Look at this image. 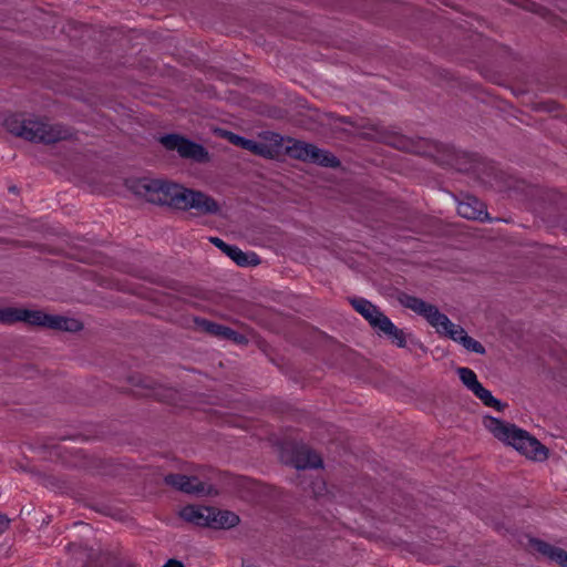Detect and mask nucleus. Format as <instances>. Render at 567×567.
Listing matches in <instances>:
<instances>
[{
    "label": "nucleus",
    "instance_id": "obj_1",
    "mask_svg": "<svg viewBox=\"0 0 567 567\" xmlns=\"http://www.w3.org/2000/svg\"><path fill=\"white\" fill-rule=\"evenodd\" d=\"M127 187L152 204L167 205L182 210L194 209L197 215H215L221 209L213 197L166 179L137 178L128 181Z\"/></svg>",
    "mask_w": 567,
    "mask_h": 567
},
{
    "label": "nucleus",
    "instance_id": "obj_2",
    "mask_svg": "<svg viewBox=\"0 0 567 567\" xmlns=\"http://www.w3.org/2000/svg\"><path fill=\"white\" fill-rule=\"evenodd\" d=\"M0 124L14 137L35 144L53 145L74 137L69 126L37 114L0 113Z\"/></svg>",
    "mask_w": 567,
    "mask_h": 567
},
{
    "label": "nucleus",
    "instance_id": "obj_3",
    "mask_svg": "<svg viewBox=\"0 0 567 567\" xmlns=\"http://www.w3.org/2000/svg\"><path fill=\"white\" fill-rule=\"evenodd\" d=\"M398 301L401 306L423 317L437 334L461 343L468 351L485 353V348L481 342L470 337L460 324L452 322L435 305L408 293H400Z\"/></svg>",
    "mask_w": 567,
    "mask_h": 567
},
{
    "label": "nucleus",
    "instance_id": "obj_4",
    "mask_svg": "<svg viewBox=\"0 0 567 567\" xmlns=\"http://www.w3.org/2000/svg\"><path fill=\"white\" fill-rule=\"evenodd\" d=\"M484 429L498 442L512 447L526 460L543 463L549 457V450L536 436L516 424L485 415L482 419Z\"/></svg>",
    "mask_w": 567,
    "mask_h": 567
},
{
    "label": "nucleus",
    "instance_id": "obj_5",
    "mask_svg": "<svg viewBox=\"0 0 567 567\" xmlns=\"http://www.w3.org/2000/svg\"><path fill=\"white\" fill-rule=\"evenodd\" d=\"M277 140H279L276 143L278 157L282 155H288L289 157L295 159L312 162L316 164L330 167L337 166L339 164L333 155L319 150L317 146L312 144L297 141L291 137H284L279 134H277Z\"/></svg>",
    "mask_w": 567,
    "mask_h": 567
},
{
    "label": "nucleus",
    "instance_id": "obj_6",
    "mask_svg": "<svg viewBox=\"0 0 567 567\" xmlns=\"http://www.w3.org/2000/svg\"><path fill=\"white\" fill-rule=\"evenodd\" d=\"M456 373L462 383L486 406L493 408L498 412L506 409V404L497 400L492 393L485 389L477 380L476 373L470 368L461 367L456 369Z\"/></svg>",
    "mask_w": 567,
    "mask_h": 567
},
{
    "label": "nucleus",
    "instance_id": "obj_7",
    "mask_svg": "<svg viewBox=\"0 0 567 567\" xmlns=\"http://www.w3.org/2000/svg\"><path fill=\"white\" fill-rule=\"evenodd\" d=\"M161 142L166 148L177 151L182 157L198 163H207L210 161L209 153L203 146L185 140L179 135L165 136Z\"/></svg>",
    "mask_w": 567,
    "mask_h": 567
},
{
    "label": "nucleus",
    "instance_id": "obj_8",
    "mask_svg": "<svg viewBox=\"0 0 567 567\" xmlns=\"http://www.w3.org/2000/svg\"><path fill=\"white\" fill-rule=\"evenodd\" d=\"M49 313L42 310L8 307L0 309V322L14 323L24 322L34 327L47 328Z\"/></svg>",
    "mask_w": 567,
    "mask_h": 567
},
{
    "label": "nucleus",
    "instance_id": "obj_9",
    "mask_svg": "<svg viewBox=\"0 0 567 567\" xmlns=\"http://www.w3.org/2000/svg\"><path fill=\"white\" fill-rule=\"evenodd\" d=\"M358 135L363 138L372 140L375 142L384 143L394 148H399L400 143L402 142L403 135L390 132L383 127H379L374 124L360 122V123H349Z\"/></svg>",
    "mask_w": 567,
    "mask_h": 567
},
{
    "label": "nucleus",
    "instance_id": "obj_10",
    "mask_svg": "<svg viewBox=\"0 0 567 567\" xmlns=\"http://www.w3.org/2000/svg\"><path fill=\"white\" fill-rule=\"evenodd\" d=\"M165 482L167 485L192 495L208 496L217 493L210 485L200 481L196 476L169 474L165 477Z\"/></svg>",
    "mask_w": 567,
    "mask_h": 567
},
{
    "label": "nucleus",
    "instance_id": "obj_11",
    "mask_svg": "<svg viewBox=\"0 0 567 567\" xmlns=\"http://www.w3.org/2000/svg\"><path fill=\"white\" fill-rule=\"evenodd\" d=\"M278 141L276 133L267 132L260 134L256 141L245 138L241 148L264 158H278V151L276 148Z\"/></svg>",
    "mask_w": 567,
    "mask_h": 567
},
{
    "label": "nucleus",
    "instance_id": "obj_12",
    "mask_svg": "<svg viewBox=\"0 0 567 567\" xmlns=\"http://www.w3.org/2000/svg\"><path fill=\"white\" fill-rule=\"evenodd\" d=\"M529 549L534 554H539L550 563H554L559 567H564L567 555V550H565L564 548L554 546L540 539H530Z\"/></svg>",
    "mask_w": 567,
    "mask_h": 567
},
{
    "label": "nucleus",
    "instance_id": "obj_13",
    "mask_svg": "<svg viewBox=\"0 0 567 567\" xmlns=\"http://www.w3.org/2000/svg\"><path fill=\"white\" fill-rule=\"evenodd\" d=\"M210 241L238 266H257L259 264V259L255 254L248 255L238 247L229 246L217 237H212Z\"/></svg>",
    "mask_w": 567,
    "mask_h": 567
},
{
    "label": "nucleus",
    "instance_id": "obj_14",
    "mask_svg": "<svg viewBox=\"0 0 567 567\" xmlns=\"http://www.w3.org/2000/svg\"><path fill=\"white\" fill-rule=\"evenodd\" d=\"M351 305L374 329H379L381 321L388 318L369 300L357 298L351 300Z\"/></svg>",
    "mask_w": 567,
    "mask_h": 567
},
{
    "label": "nucleus",
    "instance_id": "obj_15",
    "mask_svg": "<svg viewBox=\"0 0 567 567\" xmlns=\"http://www.w3.org/2000/svg\"><path fill=\"white\" fill-rule=\"evenodd\" d=\"M209 512V528L230 529L240 523V518L235 512L217 507H210Z\"/></svg>",
    "mask_w": 567,
    "mask_h": 567
},
{
    "label": "nucleus",
    "instance_id": "obj_16",
    "mask_svg": "<svg viewBox=\"0 0 567 567\" xmlns=\"http://www.w3.org/2000/svg\"><path fill=\"white\" fill-rule=\"evenodd\" d=\"M457 213L467 219L482 220L487 217L485 205L473 196H466L458 203Z\"/></svg>",
    "mask_w": 567,
    "mask_h": 567
},
{
    "label": "nucleus",
    "instance_id": "obj_17",
    "mask_svg": "<svg viewBox=\"0 0 567 567\" xmlns=\"http://www.w3.org/2000/svg\"><path fill=\"white\" fill-rule=\"evenodd\" d=\"M210 507L187 505L179 511V517L187 523L200 527H208Z\"/></svg>",
    "mask_w": 567,
    "mask_h": 567
},
{
    "label": "nucleus",
    "instance_id": "obj_18",
    "mask_svg": "<svg viewBox=\"0 0 567 567\" xmlns=\"http://www.w3.org/2000/svg\"><path fill=\"white\" fill-rule=\"evenodd\" d=\"M47 322V328L49 329L71 333L80 332L84 327L82 321L76 318L51 313H49Z\"/></svg>",
    "mask_w": 567,
    "mask_h": 567
},
{
    "label": "nucleus",
    "instance_id": "obj_19",
    "mask_svg": "<svg viewBox=\"0 0 567 567\" xmlns=\"http://www.w3.org/2000/svg\"><path fill=\"white\" fill-rule=\"evenodd\" d=\"M292 462L297 468H317L322 463L321 457L306 446L296 450Z\"/></svg>",
    "mask_w": 567,
    "mask_h": 567
},
{
    "label": "nucleus",
    "instance_id": "obj_20",
    "mask_svg": "<svg viewBox=\"0 0 567 567\" xmlns=\"http://www.w3.org/2000/svg\"><path fill=\"white\" fill-rule=\"evenodd\" d=\"M145 391L142 393L146 396H153L159 401L175 403L176 392L172 389H166L159 384L151 381L144 382Z\"/></svg>",
    "mask_w": 567,
    "mask_h": 567
},
{
    "label": "nucleus",
    "instance_id": "obj_21",
    "mask_svg": "<svg viewBox=\"0 0 567 567\" xmlns=\"http://www.w3.org/2000/svg\"><path fill=\"white\" fill-rule=\"evenodd\" d=\"M402 152L420 154V155H430V143L422 138H412L409 136L402 137V142L398 148Z\"/></svg>",
    "mask_w": 567,
    "mask_h": 567
},
{
    "label": "nucleus",
    "instance_id": "obj_22",
    "mask_svg": "<svg viewBox=\"0 0 567 567\" xmlns=\"http://www.w3.org/2000/svg\"><path fill=\"white\" fill-rule=\"evenodd\" d=\"M402 152L420 154V155H430V143L422 138H412L409 136L402 137V142L398 148Z\"/></svg>",
    "mask_w": 567,
    "mask_h": 567
},
{
    "label": "nucleus",
    "instance_id": "obj_23",
    "mask_svg": "<svg viewBox=\"0 0 567 567\" xmlns=\"http://www.w3.org/2000/svg\"><path fill=\"white\" fill-rule=\"evenodd\" d=\"M379 330L392 338L393 342H395L398 347L404 348L406 346V337L404 331L394 326L389 318L381 321V327Z\"/></svg>",
    "mask_w": 567,
    "mask_h": 567
},
{
    "label": "nucleus",
    "instance_id": "obj_24",
    "mask_svg": "<svg viewBox=\"0 0 567 567\" xmlns=\"http://www.w3.org/2000/svg\"><path fill=\"white\" fill-rule=\"evenodd\" d=\"M254 338L255 332L251 329L245 328L243 332H238L227 327L223 339L231 340L237 344H246Z\"/></svg>",
    "mask_w": 567,
    "mask_h": 567
},
{
    "label": "nucleus",
    "instance_id": "obj_25",
    "mask_svg": "<svg viewBox=\"0 0 567 567\" xmlns=\"http://www.w3.org/2000/svg\"><path fill=\"white\" fill-rule=\"evenodd\" d=\"M198 328L213 336L224 338L227 327L207 320L197 321Z\"/></svg>",
    "mask_w": 567,
    "mask_h": 567
},
{
    "label": "nucleus",
    "instance_id": "obj_26",
    "mask_svg": "<svg viewBox=\"0 0 567 567\" xmlns=\"http://www.w3.org/2000/svg\"><path fill=\"white\" fill-rule=\"evenodd\" d=\"M511 1L514 2L515 4L523 6L527 10L535 11L542 16H545V13L547 12L546 9L540 8V7L536 6L535 3H532L527 0H511Z\"/></svg>",
    "mask_w": 567,
    "mask_h": 567
},
{
    "label": "nucleus",
    "instance_id": "obj_27",
    "mask_svg": "<svg viewBox=\"0 0 567 567\" xmlns=\"http://www.w3.org/2000/svg\"><path fill=\"white\" fill-rule=\"evenodd\" d=\"M10 519L6 515H0V534L9 528Z\"/></svg>",
    "mask_w": 567,
    "mask_h": 567
},
{
    "label": "nucleus",
    "instance_id": "obj_28",
    "mask_svg": "<svg viewBox=\"0 0 567 567\" xmlns=\"http://www.w3.org/2000/svg\"><path fill=\"white\" fill-rule=\"evenodd\" d=\"M245 138L239 136V135H236L234 134L233 136H230V141L229 143H231L233 145H236L238 147H241L243 146V143H244Z\"/></svg>",
    "mask_w": 567,
    "mask_h": 567
},
{
    "label": "nucleus",
    "instance_id": "obj_29",
    "mask_svg": "<svg viewBox=\"0 0 567 567\" xmlns=\"http://www.w3.org/2000/svg\"><path fill=\"white\" fill-rule=\"evenodd\" d=\"M164 567H184V565L178 560L171 559L166 563Z\"/></svg>",
    "mask_w": 567,
    "mask_h": 567
},
{
    "label": "nucleus",
    "instance_id": "obj_30",
    "mask_svg": "<svg viewBox=\"0 0 567 567\" xmlns=\"http://www.w3.org/2000/svg\"><path fill=\"white\" fill-rule=\"evenodd\" d=\"M543 107H544V110H546L548 112H553V110L556 107V105L554 103H548V104H544Z\"/></svg>",
    "mask_w": 567,
    "mask_h": 567
},
{
    "label": "nucleus",
    "instance_id": "obj_31",
    "mask_svg": "<svg viewBox=\"0 0 567 567\" xmlns=\"http://www.w3.org/2000/svg\"><path fill=\"white\" fill-rule=\"evenodd\" d=\"M220 135L229 142L230 141V136H233L234 133L228 132V131H223Z\"/></svg>",
    "mask_w": 567,
    "mask_h": 567
},
{
    "label": "nucleus",
    "instance_id": "obj_32",
    "mask_svg": "<svg viewBox=\"0 0 567 567\" xmlns=\"http://www.w3.org/2000/svg\"><path fill=\"white\" fill-rule=\"evenodd\" d=\"M243 567H257V566L252 563H243Z\"/></svg>",
    "mask_w": 567,
    "mask_h": 567
}]
</instances>
